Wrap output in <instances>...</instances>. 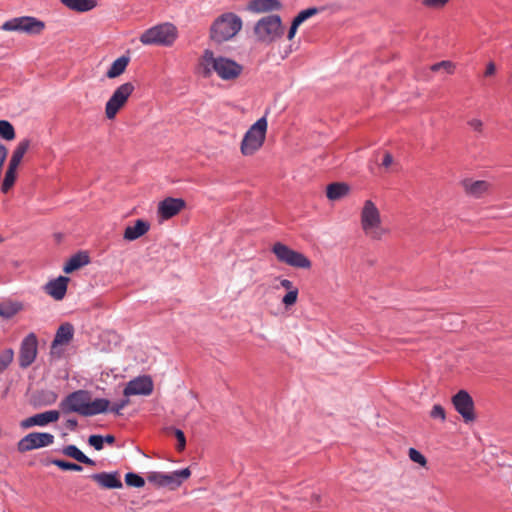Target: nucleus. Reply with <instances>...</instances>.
Wrapping results in <instances>:
<instances>
[{
    "instance_id": "9",
    "label": "nucleus",
    "mask_w": 512,
    "mask_h": 512,
    "mask_svg": "<svg viewBox=\"0 0 512 512\" xmlns=\"http://www.w3.org/2000/svg\"><path fill=\"white\" fill-rule=\"evenodd\" d=\"M191 475L189 468L174 471L172 473H162L152 471L147 474L148 482L158 487H169L170 489L178 488L182 482L188 479Z\"/></svg>"
},
{
    "instance_id": "18",
    "label": "nucleus",
    "mask_w": 512,
    "mask_h": 512,
    "mask_svg": "<svg viewBox=\"0 0 512 512\" xmlns=\"http://www.w3.org/2000/svg\"><path fill=\"white\" fill-rule=\"evenodd\" d=\"M90 478L105 489H120L123 486L118 472L96 473L92 474Z\"/></svg>"
},
{
    "instance_id": "44",
    "label": "nucleus",
    "mask_w": 512,
    "mask_h": 512,
    "mask_svg": "<svg viewBox=\"0 0 512 512\" xmlns=\"http://www.w3.org/2000/svg\"><path fill=\"white\" fill-rule=\"evenodd\" d=\"M442 68L445 69L449 74L454 72V64L450 61H441L431 66V70L435 72Z\"/></svg>"
},
{
    "instance_id": "47",
    "label": "nucleus",
    "mask_w": 512,
    "mask_h": 512,
    "mask_svg": "<svg viewBox=\"0 0 512 512\" xmlns=\"http://www.w3.org/2000/svg\"><path fill=\"white\" fill-rule=\"evenodd\" d=\"M129 403H130V401H129L128 397H126L125 399H123L120 402L115 403L113 406H111L110 411L117 415H120L121 410L124 409L127 405H129Z\"/></svg>"
},
{
    "instance_id": "11",
    "label": "nucleus",
    "mask_w": 512,
    "mask_h": 512,
    "mask_svg": "<svg viewBox=\"0 0 512 512\" xmlns=\"http://www.w3.org/2000/svg\"><path fill=\"white\" fill-rule=\"evenodd\" d=\"M54 442V436L46 432H32L24 436L18 443L17 449L25 453L34 449L47 447Z\"/></svg>"
},
{
    "instance_id": "25",
    "label": "nucleus",
    "mask_w": 512,
    "mask_h": 512,
    "mask_svg": "<svg viewBox=\"0 0 512 512\" xmlns=\"http://www.w3.org/2000/svg\"><path fill=\"white\" fill-rule=\"evenodd\" d=\"M110 401L104 398H97L92 400L91 394L89 395L88 409L86 417L94 416L97 414L105 413L109 410Z\"/></svg>"
},
{
    "instance_id": "54",
    "label": "nucleus",
    "mask_w": 512,
    "mask_h": 512,
    "mask_svg": "<svg viewBox=\"0 0 512 512\" xmlns=\"http://www.w3.org/2000/svg\"><path fill=\"white\" fill-rule=\"evenodd\" d=\"M102 439H103L104 443H107L109 445H112L115 442V437L113 435H111V434H108L106 436H102Z\"/></svg>"
},
{
    "instance_id": "20",
    "label": "nucleus",
    "mask_w": 512,
    "mask_h": 512,
    "mask_svg": "<svg viewBox=\"0 0 512 512\" xmlns=\"http://www.w3.org/2000/svg\"><path fill=\"white\" fill-rule=\"evenodd\" d=\"M382 220L381 212L372 200H365L360 212L361 227Z\"/></svg>"
},
{
    "instance_id": "39",
    "label": "nucleus",
    "mask_w": 512,
    "mask_h": 512,
    "mask_svg": "<svg viewBox=\"0 0 512 512\" xmlns=\"http://www.w3.org/2000/svg\"><path fill=\"white\" fill-rule=\"evenodd\" d=\"M52 464H54L55 466L59 467L62 470L82 471L83 469L82 466L78 464L59 459L52 460Z\"/></svg>"
},
{
    "instance_id": "37",
    "label": "nucleus",
    "mask_w": 512,
    "mask_h": 512,
    "mask_svg": "<svg viewBox=\"0 0 512 512\" xmlns=\"http://www.w3.org/2000/svg\"><path fill=\"white\" fill-rule=\"evenodd\" d=\"M125 482L128 486L141 488L145 485V480L138 474L129 472L125 475Z\"/></svg>"
},
{
    "instance_id": "32",
    "label": "nucleus",
    "mask_w": 512,
    "mask_h": 512,
    "mask_svg": "<svg viewBox=\"0 0 512 512\" xmlns=\"http://www.w3.org/2000/svg\"><path fill=\"white\" fill-rule=\"evenodd\" d=\"M19 166L8 163L4 179L2 182L1 190L3 193H7L15 184L17 179V169Z\"/></svg>"
},
{
    "instance_id": "45",
    "label": "nucleus",
    "mask_w": 512,
    "mask_h": 512,
    "mask_svg": "<svg viewBox=\"0 0 512 512\" xmlns=\"http://www.w3.org/2000/svg\"><path fill=\"white\" fill-rule=\"evenodd\" d=\"M450 0H423L422 4L430 9H441L443 8Z\"/></svg>"
},
{
    "instance_id": "13",
    "label": "nucleus",
    "mask_w": 512,
    "mask_h": 512,
    "mask_svg": "<svg viewBox=\"0 0 512 512\" xmlns=\"http://www.w3.org/2000/svg\"><path fill=\"white\" fill-rule=\"evenodd\" d=\"M452 403L466 423L473 422L476 419L474 401L467 391L460 390L456 393L452 398Z\"/></svg>"
},
{
    "instance_id": "46",
    "label": "nucleus",
    "mask_w": 512,
    "mask_h": 512,
    "mask_svg": "<svg viewBox=\"0 0 512 512\" xmlns=\"http://www.w3.org/2000/svg\"><path fill=\"white\" fill-rule=\"evenodd\" d=\"M430 416L434 419L438 418V419L444 421L446 418L445 410L441 405L436 404L433 406V408L430 412Z\"/></svg>"
},
{
    "instance_id": "36",
    "label": "nucleus",
    "mask_w": 512,
    "mask_h": 512,
    "mask_svg": "<svg viewBox=\"0 0 512 512\" xmlns=\"http://www.w3.org/2000/svg\"><path fill=\"white\" fill-rule=\"evenodd\" d=\"M58 399V394L52 390L41 391L39 394V402L48 406L54 404Z\"/></svg>"
},
{
    "instance_id": "7",
    "label": "nucleus",
    "mask_w": 512,
    "mask_h": 512,
    "mask_svg": "<svg viewBox=\"0 0 512 512\" xmlns=\"http://www.w3.org/2000/svg\"><path fill=\"white\" fill-rule=\"evenodd\" d=\"M278 261L295 268L309 269L311 261L302 253L289 248L287 245L277 242L272 247Z\"/></svg>"
},
{
    "instance_id": "43",
    "label": "nucleus",
    "mask_w": 512,
    "mask_h": 512,
    "mask_svg": "<svg viewBox=\"0 0 512 512\" xmlns=\"http://www.w3.org/2000/svg\"><path fill=\"white\" fill-rule=\"evenodd\" d=\"M88 444L97 451L102 450L104 447L102 435H90L88 438Z\"/></svg>"
},
{
    "instance_id": "4",
    "label": "nucleus",
    "mask_w": 512,
    "mask_h": 512,
    "mask_svg": "<svg viewBox=\"0 0 512 512\" xmlns=\"http://www.w3.org/2000/svg\"><path fill=\"white\" fill-rule=\"evenodd\" d=\"M267 127L266 117H261L247 130L240 145V151L244 156L254 155L263 146Z\"/></svg>"
},
{
    "instance_id": "3",
    "label": "nucleus",
    "mask_w": 512,
    "mask_h": 512,
    "mask_svg": "<svg viewBox=\"0 0 512 512\" xmlns=\"http://www.w3.org/2000/svg\"><path fill=\"white\" fill-rule=\"evenodd\" d=\"M178 37L177 28L171 23H162L145 30L139 37L143 45L172 46Z\"/></svg>"
},
{
    "instance_id": "28",
    "label": "nucleus",
    "mask_w": 512,
    "mask_h": 512,
    "mask_svg": "<svg viewBox=\"0 0 512 512\" xmlns=\"http://www.w3.org/2000/svg\"><path fill=\"white\" fill-rule=\"evenodd\" d=\"M89 263V257L86 254L78 253L73 255L65 264L63 270L65 273H72L75 270Z\"/></svg>"
},
{
    "instance_id": "53",
    "label": "nucleus",
    "mask_w": 512,
    "mask_h": 512,
    "mask_svg": "<svg viewBox=\"0 0 512 512\" xmlns=\"http://www.w3.org/2000/svg\"><path fill=\"white\" fill-rule=\"evenodd\" d=\"M78 425V422L76 419H68L65 423V426L70 429V430H74Z\"/></svg>"
},
{
    "instance_id": "24",
    "label": "nucleus",
    "mask_w": 512,
    "mask_h": 512,
    "mask_svg": "<svg viewBox=\"0 0 512 512\" xmlns=\"http://www.w3.org/2000/svg\"><path fill=\"white\" fill-rule=\"evenodd\" d=\"M150 225L148 222L138 219L133 226L125 228L123 238L128 241H134L148 232Z\"/></svg>"
},
{
    "instance_id": "48",
    "label": "nucleus",
    "mask_w": 512,
    "mask_h": 512,
    "mask_svg": "<svg viewBox=\"0 0 512 512\" xmlns=\"http://www.w3.org/2000/svg\"><path fill=\"white\" fill-rule=\"evenodd\" d=\"M468 125L471 129H473L476 132H482L483 130V122L478 118H473L468 121Z\"/></svg>"
},
{
    "instance_id": "22",
    "label": "nucleus",
    "mask_w": 512,
    "mask_h": 512,
    "mask_svg": "<svg viewBox=\"0 0 512 512\" xmlns=\"http://www.w3.org/2000/svg\"><path fill=\"white\" fill-rule=\"evenodd\" d=\"M74 329L69 323L60 325L51 345V353H56L58 346L67 345L73 338Z\"/></svg>"
},
{
    "instance_id": "27",
    "label": "nucleus",
    "mask_w": 512,
    "mask_h": 512,
    "mask_svg": "<svg viewBox=\"0 0 512 512\" xmlns=\"http://www.w3.org/2000/svg\"><path fill=\"white\" fill-rule=\"evenodd\" d=\"M60 2L76 12H87L96 7L95 0H60Z\"/></svg>"
},
{
    "instance_id": "6",
    "label": "nucleus",
    "mask_w": 512,
    "mask_h": 512,
    "mask_svg": "<svg viewBox=\"0 0 512 512\" xmlns=\"http://www.w3.org/2000/svg\"><path fill=\"white\" fill-rule=\"evenodd\" d=\"M45 22L33 16H20L5 21L0 29L7 32H19L31 36L40 35L45 30Z\"/></svg>"
},
{
    "instance_id": "30",
    "label": "nucleus",
    "mask_w": 512,
    "mask_h": 512,
    "mask_svg": "<svg viewBox=\"0 0 512 512\" xmlns=\"http://www.w3.org/2000/svg\"><path fill=\"white\" fill-rule=\"evenodd\" d=\"M65 456L71 457L80 463L93 466L95 462L87 457L82 451H80L75 445L65 446L62 450Z\"/></svg>"
},
{
    "instance_id": "42",
    "label": "nucleus",
    "mask_w": 512,
    "mask_h": 512,
    "mask_svg": "<svg viewBox=\"0 0 512 512\" xmlns=\"http://www.w3.org/2000/svg\"><path fill=\"white\" fill-rule=\"evenodd\" d=\"M168 430L172 431L177 438L178 444H177V450L182 451L185 449L186 446V438L182 430L176 429V428H169Z\"/></svg>"
},
{
    "instance_id": "26",
    "label": "nucleus",
    "mask_w": 512,
    "mask_h": 512,
    "mask_svg": "<svg viewBox=\"0 0 512 512\" xmlns=\"http://www.w3.org/2000/svg\"><path fill=\"white\" fill-rule=\"evenodd\" d=\"M349 186L346 183H331L327 186L326 196L329 200L335 201L346 196L349 193Z\"/></svg>"
},
{
    "instance_id": "33",
    "label": "nucleus",
    "mask_w": 512,
    "mask_h": 512,
    "mask_svg": "<svg viewBox=\"0 0 512 512\" xmlns=\"http://www.w3.org/2000/svg\"><path fill=\"white\" fill-rule=\"evenodd\" d=\"M23 309V305L19 302L6 301L0 303V316L10 319Z\"/></svg>"
},
{
    "instance_id": "5",
    "label": "nucleus",
    "mask_w": 512,
    "mask_h": 512,
    "mask_svg": "<svg viewBox=\"0 0 512 512\" xmlns=\"http://www.w3.org/2000/svg\"><path fill=\"white\" fill-rule=\"evenodd\" d=\"M256 39L265 44H270L283 35L282 20L279 15L262 17L254 26Z\"/></svg>"
},
{
    "instance_id": "40",
    "label": "nucleus",
    "mask_w": 512,
    "mask_h": 512,
    "mask_svg": "<svg viewBox=\"0 0 512 512\" xmlns=\"http://www.w3.org/2000/svg\"><path fill=\"white\" fill-rule=\"evenodd\" d=\"M408 455L411 461L418 463L422 467H425L427 465V459L425 458V456L415 448H410L408 451Z\"/></svg>"
},
{
    "instance_id": "21",
    "label": "nucleus",
    "mask_w": 512,
    "mask_h": 512,
    "mask_svg": "<svg viewBox=\"0 0 512 512\" xmlns=\"http://www.w3.org/2000/svg\"><path fill=\"white\" fill-rule=\"evenodd\" d=\"M68 281V277L59 276L57 279H54L46 284L45 291L55 300H62L67 291Z\"/></svg>"
},
{
    "instance_id": "31",
    "label": "nucleus",
    "mask_w": 512,
    "mask_h": 512,
    "mask_svg": "<svg viewBox=\"0 0 512 512\" xmlns=\"http://www.w3.org/2000/svg\"><path fill=\"white\" fill-rule=\"evenodd\" d=\"M30 147V140L29 139H23L21 140L15 149L13 150V153L10 157V160L8 163H11L13 165L19 166L24 155L28 151Z\"/></svg>"
},
{
    "instance_id": "49",
    "label": "nucleus",
    "mask_w": 512,
    "mask_h": 512,
    "mask_svg": "<svg viewBox=\"0 0 512 512\" xmlns=\"http://www.w3.org/2000/svg\"><path fill=\"white\" fill-rule=\"evenodd\" d=\"M393 156L389 152H385L382 160V166L389 168L393 164Z\"/></svg>"
},
{
    "instance_id": "2",
    "label": "nucleus",
    "mask_w": 512,
    "mask_h": 512,
    "mask_svg": "<svg viewBox=\"0 0 512 512\" xmlns=\"http://www.w3.org/2000/svg\"><path fill=\"white\" fill-rule=\"evenodd\" d=\"M243 22L240 16L233 12H226L218 16L210 26V38L216 43H223L233 39L242 29Z\"/></svg>"
},
{
    "instance_id": "29",
    "label": "nucleus",
    "mask_w": 512,
    "mask_h": 512,
    "mask_svg": "<svg viewBox=\"0 0 512 512\" xmlns=\"http://www.w3.org/2000/svg\"><path fill=\"white\" fill-rule=\"evenodd\" d=\"M130 58L127 56H121L117 58L109 68V70L106 73V76L109 79L116 78L124 73L126 70L128 64H129Z\"/></svg>"
},
{
    "instance_id": "41",
    "label": "nucleus",
    "mask_w": 512,
    "mask_h": 512,
    "mask_svg": "<svg viewBox=\"0 0 512 512\" xmlns=\"http://www.w3.org/2000/svg\"><path fill=\"white\" fill-rule=\"evenodd\" d=\"M299 291L298 289H293L291 291H288L285 296L282 298V303L285 305V307L293 306L298 299Z\"/></svg>"
},
{
    "instance_id": "17",
    "label": "nucleus",
    "mask_w": 512,
    "mask_h": 512,
    "mask_svg": "<svg viewBox=\"0 0 512 512\" xmlns=\"http://www.w3.org/2000/svg\"><path fill=\"white\" fill-rule=\"evenodd\" d=\"M464 192L471 197L480 198L491 189V184L484 180L464 179L461 182Z\"/></svg>"
},
{
    "instance_id": "35",
    "label": "nucleus",
    "mask_w": 512,
    "mask_h": 512,
    "mask_svg": "<svg viewBox=\"0 0 512 512\" xmlns=\"http://www.w3.org/2000/svg\"><path fill=\"white\" fill-rule=\"evenodd\" d=\"M0 136L8 141L15 138V129L9 121L0 120Z\"/></svg>"
},
{
    "instance_id": "34",
    "label": "nucleus",
    "mask_w": 512,
    "mask_h": 512,
    "mask_svg": "<svg viewBox=\"0 0 512 512\" xmlns=\"http://www.w3.org/2000/svg\"><path fill=\"white\" fill-rule=\"evenodd\" d=\"M14 350L6 348L0 352V374L3 373L9 365L13 362Z\"/></svg>"
},
{
    "instance_id": "8",
    "label": "nucleus",
    "mask_w": 512,
    "mask_h": 512,
    "mask_svg": "<svg viewBox=\"0 0 512 512\" xmlns=\"http://www.w3.org/2000/svg\"><path fill=\"white\" fill-rule=\"evenodd\" d=\"M134 89L135 87L131 82L123 83L116 88L105 105L107 119L112 120L116 117L117 113L126 105Z\"/></svg>"
},
{
    "instance_id": "50",
    "label": "nucleus",
    "mask_w": 512,
    "mask_h": 512,
    "mask_svg": "<svg viewBox=\"0 0 512 512\" xmlns=\"http://www.w3.org/2000/svg\"><path fill=\"white\" fill-rule=\"evenodd\" d=\"M299 26H300V24L296 23V21H294V20L292 21V25H291V27L288 31V35H287V38L289 40H292L294 38Z\"/></svg>"
},
{
    "instance_id": "23",
    "label": "nucleus",
    "mask_w": 512,
    "mask_h": 512,
    "mask_svg": "<svg viewBox=\"0 0 512 512\" xmlns=\"http://www.w3.org/2000/svg\"><path fill=\"white\" fill-rule=\"evenodd\" d=\"M282 8L279 0H252L248 4V10L253 13H268Z\"/></svg>"
},
{
    "instance_id": "16",
    "label": "nucleus",
    "mask_w": 512,
    "mask_h": 512,
    "mask_svg": "<svg viewBox=\"0 0 512 512\" xmlns=\"http://www.w3.org/2000/svg\"><path fill=\"white\" fill-rule=\"evenodd\" d=\"M185 207V201L180 198L168 197L158 205V213L162 219H170Z\"/></svg>"
},
{
    "instance_id": "14",
    "label": "nucleus",
    "mask_w": 512,
    "mask_h": 512,
    "mask_svg": "<svg viewBox=\"0 0 512 512\" xmlns=\"http://www.w3.org/2000/svg\"><path fill=\"white\" fill-rule=\"evenodd\" d=\"M153 391V382L148 376L137 377L130 380L123 391L125 397L134 395H150Z\"/></svg>"
},
{
    "instance_id": "52",
    "label": "nucleus",
    "mask_w": 512,
    "mask_h": 512,
    "mask_svg": "<svg viewBox=\"0 0 512 512\" xmlns=\"http://www.w3.org/2000/svg\"><path fill=\"white\" fill-rule=\"evenodd\" d=\"M496 71V66L493 62L488 63L486 70H485V76H492Z\"/></svg>"
},
{
    "instance_id": "15",
    "label": "nucleus",
    "mask_w": 512,
    "mask_h": 512,
    "mask_svg": "<svg viewBox=\"0 0 512 512\" xmlns=\"http://www.w3.org/2000/svg\"><path fill=\"white\" fill-rule=\"evenodd\" d=\"M60 417V412L57 410H49L42 413L35 414L21 421L20 426L23 429H28L33 426H46L49 423L56 422Z\"/></svg>"
},
{
    "instance_id": "38",
    "label": "nucleus",
    "mask_w": 512,
    "mask_h": 512,
    "mask_svg": "<svg viewBox=\"0 0 512 512\" xmlns=\"http://www.w3.org/2000/svg\"><path fill=\"white\" fill-rule=\"evenodd\" d=\"M319 11L320 10L316 7H311V8L302 10L301 12L298 13V15L293 20L296 21V23L301 25L304 21H306L310 17L318 14Z\"/></svg>"
},
{
    "instance_id": "10",
    "label": "nucleus",
    "mask_w": 512,
    "mask_h": 512,
    "mask_svg": "<svg viewBox=\"0 0 512 512\" xmlns=\"http://www.w3.org/2000/svg\"><path fill=\"white\" fill-rule=\"evenodd\" d=\"M89 395L90 392L87 390H77L67 395L59 407L64 414L75 412L86 417Z\"/></svg>"
},
{
    "instance_id": "1",
    "label": "nucleus",
    "mask_w": 512,
    "mask_h": 512,
    "mask_svg": "<svg viewBox=\"0 0 512 512\" xmlns=\"http://www.w3.org/2000/svg\"><path fill=\"white\" fill-rule=\"evenodd\" d=\"M243 67L226 57H215L210 50H205L200 62L199 72L203 77H210L215 72L223 80H234L240 76Z\"/></svg>"
},
{
    "instance_id": "51",
    "label": "nucleus",
    "mask_w": 512,
    "mask_h": 512,
    "mask_svg": "<svg viewBox=\"0 0 512 512\" xmlns=\"http://www.w3.org/2000/svg\"><path fill=\"white\" fill-rule=\"evenodd\" d=\"M280 285H281V287H283L284 289H286V290H288V291H291V290H293V289H298L297 287H295V286L293 285V282H292V281H290V280H288V279H282V280L280 281Z\"/></svg>"
},
{
    "instance_id": "12",
    "label": "nucleus",
    "mask_w": 512,
    "mask_h": 512,
    "mask_svg": "<svg viewBox=\"0 0 512 512\" xmlns=\"http://www.w3.org/2000/svg\"><path fill=\"white\" fill-rule=\"evenodd\" d=\"M38 354V339L34 333H29L21 342L18 361L23 369L28 368L36 359Z\"/></svg>"
},
{
    "instance_id": "19",
    "label": "nucleus",
    "mask_w": 512,
    "mask_h": 512,
    "mask_svg": "<svg viewBox=\"0 0 512 512\" xmlns=\"http://www.w3.org/2000/svg\"><path fill=\"white\" fill-rule=\"evenodd\" d=\"M364 235L372 241H383L391 234V229L383 224V220L361 227Z\"/></svg>"
}]
</instances>
